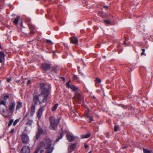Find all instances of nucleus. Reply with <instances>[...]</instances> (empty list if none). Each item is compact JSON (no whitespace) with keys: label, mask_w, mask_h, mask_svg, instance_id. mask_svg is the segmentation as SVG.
<instances>
[{"label":"nucleus","mask_w":153,"mask_h":153,"mask_svg":"<svg viewBox=\"0 0 153 153\" xmlns=\"http://www.w3.org/2000/svg\"><path fill=\"white\" fill-rule=\"evenodd\" d=\"M142 52L141 53V55L142 56L144 54V52H145V49L144 48H143L142 49Z\"/></svg>","instance_id":"34"},{"label":"nucleus","mask_w":153,"mask_h":153,"mask_svg":"<svg viewBox=\"0 0 153 153\" xmlns=\"http://www.w3.org/2000/svg\"><path fill=\"white\" fill-rule=\"evenodd\" d=\"M70 40L71 43L76 44L78 43V39L76 36L71 37Z\"/></svg>","instance_id":"9"},{"label":"nucleus","mask_w":153,"mask_h":153,"mask_svg":"<svg viewBox=\"0 0 153 153\" xmlns=\"http://www.w3.org/2000/svg\"><path fill=\"white\" fill-rule=\"evenodd\" d=\"M71 88L73 91H75L76 93H77L79 95H80L81 91L78 87L73 85L72 86H71Z\"/></svg>","instance_id":"10"},{"label":"nucleus","mask_w":153,"mask_h":153,"mask_svg":"<svg viewBox=\"0 0 153 153\" xmlns=\"http://www.w3.org/2000/svg\"><path fill=\"white\" fill-rule=\"evenodd\" d=\"M20 18L19 16H18L16 18V19H14L13 21V23L16 25H17L18 23V22L19 20V19Z\"/></svg>","instance_id":"21"},{"label":"nucleus","mask_w":153,"mask_h":153,"mask_svg":"<svg viewBox=\"0 0 153 153\" xmlns=\"http://www.w3.org/2000/svg\"><path fill=\"white\" fill-rule=\"evenodd\" d=\"M16 106V103L15 102H12L8 108L9 112L7 113H5V110L4 108L0 110L1 114L5 117L9 118L11 117L14 110Z\"/></svg>","instance_id":"3"},{"label":"nucleus","mask_w":153,"mask_h":153,"mask_svg":"<svg viewBox=\"0 0 153 153\" xmlns=\"http://www.w3.org/2000/svg\"><path fill=\"white\" fill-rule=\"evenodd\" d=\"M7 101L3 100H1L0 101V104L3 105H4L6 108L7 111H8V108L6 105Z\"/></svg>","instance_id":"17"},{"label":"nucleus","mask_w":153,"mask_h":153,"mask_svg":"<svg viewBox=\"0 0 153 153\" xmlns=\"http://www.w3.org/2000/svg\"><path fill=\"white\" fill-rule=\"evenodd\" d=\"M39 148L36 149L34 153H38L39 151Z\"/></svg>","instance_id":"40"},{"label":"nucleus","mask_w":153,"mask_h":153,"mask_svg":"<svg viewBox=\"0 0 153 153\" xmlns=\"http://www.w3.org/2000/svg\"><path fill=\"white\" fill-rule=\"evenodd\" d=\"M88 23L89 24H91V22L90 21H89L88 22Z\"/></svg>","instance_id":"51"},{"label":"nucleus","mask_w":153,"mask_h":153,"mask_svg":"<svg viewBox=\"0 0 153 153\" xmlns=\"http://www.w3.org/2000/svg\"><path fill=\"white\" fill-rule=\"evenodd\" d=\"M57 67H53L52 68L51 72H53L55 73H56L57 72Z\"/></svg>","instance_id":"23"},{"label":"nucleus","mask_w":153,"mask_h":153,"mask_svg":"<svg viewBox=\"0 0 153 153\" xmlns=\"http://www.w3.org/2000/svg\"><path fill=\"white\" fill-rule=\"evenodd\" d=\"M40 87L42 89L41 93L44 97L42 100V102L44 103L46 102L47 101V98L50 91L51 85L48 83H42L40 84Z\"/></svg>","instance_id":"1"},{"label":"nucleus","mask_w":153,"mask_h":153,"mask_svg":"<svg viewBox=\"0 0 153 153\" xmlns=\"http://www.w3.org/2000/svg\"><path fill=\"white\" fill-rule=\"evenodd\" d=\"M114 131H117L118 130V125H115L114 127Z\"/></svg>","instance_id":"31"},{"label":"nucleus","mask_w":153,"mask_h":153,"mask_svg":"<svg viewBox=\"0 0 153 153\" xmlns=\"http://www.w3.org/2000/svg\"><path fill=\"white\" fill-rule=\"evenodd\" d=\"M39 101V97L37 95H35L33 98V103L35 105H36Z\"/></svg>","instance_id":"12"},{"label":"nucleus","mask_w":153,"mask_h":153,"mask_svg":"<svg viewBox=\"0 0 153 153\" xmlns=\"http://www.w3.org/2000/svg\"><path fill=\"white\" fill-rule=\"evenodd\" d=\"M91 152H92V151H90V152H88V153H91Z\"/></svg>","instance_id":"55"},{"label":"nucleus","mask_w":153,"mask_h":153,"mask_svg":"<svg viewBox=\"0 0 153 153\" xmlns=\"http://www.w3.org/2000/svg\"><path fill=\"white\" fill-rule=\"evenodd\" d=\"M42 67L44 70L46 71L50 69L51 65L49 64L45 63L42 64Z\"/></svg>","instance_id":"7"},{"label":"nucleus","mask_w":153,"mask_h":153,"mask_svg":"<svg viewBox=\"0 0 153 153\" xmlns=\"http://www.w3.org/2000/svg\"><path fill=\"white\" fill-rule=\"evenodd\" d=\"M1 48V45H0V48Z\"/></svg>","instance_id":"58"},{"label":"nucleus","mask_w":153,"mask_h":153,"mask_svg":"<svg viewBox=\"0 0 153 153\" xmlns=\"http://www.w3.org/2000/svg\"><path fill=\"white\" fill-rule=\"evenodd\" d=\"M58 106V104L57 103L55 104L54 106L52 108V111H55V110L57 109V107Z\"/></svg>","instance_id":"22"},{"label":"nucleus","mask_w":153,"mask_h":153,"mask_svg":"<svg viewBox=\"0 0 153 153\" xmlns=\"http://www.w3.org/2000/svg\"><path fill=\"white\" fill-rule=\"evenodd\" d=\"M62 79H63V80H65V78L64 77H62Z\"/></svg>","instance_id":"54"},{"label":"nucleus","mask_w":153,"mask_h":153,"mask_svg":"<svg viewBox=\"0 0 153 153\" xmlns=\"http://www.w3.org/2000/svg\"><path fill=\"white\" fill-rule=\"evenodd\" d=\"M103 7L104 8H105L106 9H108V7L107 6H104Z\"/></svg>","instance_id":"45"},{"label":"nucleus","mask_w":153,"mask_h":153,"mask_svg":"<svg viewBox=\"0 0 153 153\" xmlns=\"http://www.w3.org/2000/svg\"><path fill=\"white\" fill-rule=\"evenodd\" d=\"M21 139L23 142L25 143H27L29 141L28 136L26 133L22 134L21 136Z\"/></svg>","instance_id":"5"},{"label":"nucleus","mask_w":153,"mask_h":153,"mask_svg":"<svg viewBox=\"0 0 153 153\" xmlns=\"http://www.w3.org/2000/svg\"><path fill=\"white\" fill-rule=\"evenodd\" d=\"M90 121H89V123H91V121H93V117H90Z\"/></svg>","instance_id":"39"},{"label":"nucleus","mask_w":153,"mask_h":153,"mask_svg":"<svg viewBox=\"0 0 153 153\" xmlns=\"http://www.w3.org/2000/svg\"><path fill=\"white\" fill-rule=\"evenodd\" d=\"M93 97L94 99L95 98V97L94 96Z\"/></svg>","instance_id":"59"},{"label":"nucleus","mask_w":153,"mask_h":153,"mask_svg":"<svg viewBox=\"0 0 153 153\" xmlns=\"http://www.w3.org/2000/svg\"><path fill=\"white\" fill-rule=\"evenodd\" d=\"M95 82L96 83H100L101 82V80L100 79L98 78H96L95 80Z\"/></svg>","instance_id":"26"},{"label":"nucleus","mask_w":153,"mask_h":153,"mask_svg":"<svg viewBox=\"0 0 153 153\" xmlns=\"http://www.w3.org/2000/svg\"><path fill=\"white\" fill-rule=\"evenodd\" d=\"M91 135L90 134H82L81 136L82 138H88Z\"/></svg>","instance_id":"19"},{"label":"nucleus","mask_w":153,"mask_h":153,"mask_svg":"<svg viewBox=\"0 0 153 153\" xmlns=\"http://www.w3.org/2000/svg\"><path fill=\"white\" fill-rule=\"evenodd\" d=\"M11 78H8V79H7V81L8 82H9L11 81Z\"/></svg>","instance_id":"42"},{"label":"nucleus","mask_w":153,"mask_h":153,"mask_svg":"<svg viewBox=\"0 0 153 153\" xmlns=\"http://www.w3.org/2000/svg\"><path fill=\"white\" fill-rule=\"evenodd\" d=\"M32 120H28L26 124L27 125H29L30 126H31L32 125Z\"/></svg>","instance_id":"25"},{"label":"nucleus","mask_w":153,"mask_h":153,"mask_svg":"<svg viewBox=\"0 0 153 153\" xmlns=\"http://www.w3.org/2000/svg\"><path fill=\"white\" fill-rule=\"evenodd\" d=\"M35 111V105H34L33 104L32 105L31 110H30V115L31 116H33V114H34Z\"/></svg>","instance_id":"15"},{"label":"nucleus","mask_w":153,"mask_h":153,"mask_svg":"<svg viewBox=\"0 0 153 153\" xmlns=\"http://www.w3.org/2000/svg\"><path fill=\"white\" fill-rule=\"evenodd\" d=\"M55 52H55V51H52V53H53V54H55Z\"/></svg>","instance_id":"52"},{"label":"nucleus","mask_w":153,"mask_h":153,"mask_svg":"<svg viewBox=\"0 0 153 153\" xmlns=\"http://www.w3.org/2000/svg\"><path fill=\"white\" fill-rule=\"evenodd\" d=\"M44 151V150H41V151H40V153H42V152H43Z\"/></svg>","instance_id":"49"},{"label":"nucleus","mask_w":153,"mask_h":153,"mask_svg":"<svg viewBox=\"0 0 153 153\" xmlns=\"http://www.w3.org/2000/svg\"><path fill=\"white\" fill-rule=\"evenodd\" d=\"M51 126L50 127V129L55 130V127H56L59 124V122H56L55 118L53 117H51L50 118Z\"/></svg>","instance_id":"4"},{"label":"nucleus","mask_w":153,"mask_h":153,"mask_svg":"<svg viewBox=\"0 0 153 153\" xmlns=\"http://www.w3.org/2000/svg\"><path fill=\"white\" fill-rule=\"evenodd\" d=\"M5 55L4 52L2 51H0V62L2 63L3 62V60H4L5 59Z\"/></svg>","instance_id":"11"},{"label":"nucleus","mask_w":153,"mask_h":153,"mask_svg":"<svg viewBox=\"0 0 153 153\" xmlns=\"http://www.w3.org/2000/svg\"><path fill=\"white\" fill-rule=\"evenodd\" d=\"M1 81L0 80V84H1Z\"/></svg>","instance_id":"57"},{"label":"nucleus","mask_w":153,"mask_h":153,"mask_svg":"<svg viewBox=\"0 0 153 153\" xmlns=\"http://www.w3.org/2000/svg\"><path fill=\"white\" fill-rule=\"evenodd\" d=\"M21 26H23V23L22 22H21Z\"/></svg>","instance_id":"50"},{"label":"nucleus","mask_w":153,"mask_h":153,"mask_svg":"<svg viewBox=\"0 0 153 153\" xmlns=\"http://www.w3.org/2000/svg\"><path fill=\"white\" fill-rule=\"evenodd\" d=\"M123 44H126V41H124L123 42Z\"/></svg>","instance_id":"53"},{"label":"nucleus","mask_w":153,"mask_h":153,"mask_svg":"<svg viewBox=\"0 0 153 153\" xmlns=\"http://www.w3.org/2000/svg\"><path fill=\"white\" fill-rule=\"evenodd\" d=\"M13 119H11L9 120V122L8 125V127H9L12 124L13 122Z\"/></svg>","instance_id":"30"},{"label":"nucleus","mask_w":153,"mask_h":153,"mask_svg":"<svg viewBox=\"0 0 153 153\" xmlns=\"http://www.w3.org/2000/svg\"><path fill=\"white\" fill-rule=\"evenodd\" d=\"M106 137H107V138H108L109 137V134L108 133L106 135Z\"/></svg>","instance_id":"48"},{"label":"nucleus","mask_w":153,"mask_h":153,"mask_svg":"<svg viewBox=\"0 0 153 153\" xmlns=\"http://www.w3.org/2000/svg\"><path fill=\"white\" fill-rule=\"evenodd\" d=\"M104 22L106 24H108V25L110 24L111 23V22L108 20H104Z\"/></svg>","instance_id":"33"},{"label":"nucleus","mask_w":153,"mask_h":153,"mask_svg":"<svg viewBox=\"0 0 153 153\" xmlns=\"http://www.w3.org/2000/svg\"><path fill=\"white\" fill-rule=\"evenodd\" d=\"M30 149L29 147L24 146L21 150V153H29L30 152Z\"/></svg>","instance_id":"8"},{"label":"nucleus","mask_w":153,"mask_h":153,"mask_svg":"<svg viewBox=\"0 0 153 153\" xmlns=\"http://www.w3.org/2000/svg\"><path fill=\"white\" fill-rule=\"evenodd\" d=\"M46 42L47 43H50L51 44H53V43L49 39H47L46 40Z\"/></svg>","instance_id":"35"},{"label":"nucleus","mask_w":153,"mask_h":153,"mask_svg":"<svg viewBox=\"0 0 153 153\" xmlns=\"http://www.w3.org/2000/svg\"><path fill=\"white\" fill-rule=\"evenodd\" d=\"M79 68H80L79 67L78 68V72L79 74H81L82 75H83V74L81 72L80 70H79Z\"/></svg>","instance_id":"38"},{"label":"nucleus","mask_w":153,"mask_h":153,"mask_svg":"<svg viewBox=\"0 0 153 153\" xmlns=\"http://www.w3.org/2000/svg\"><path fill=\"white\" fill-rule=\"evenodd\" d=\"M104 58H105V56H104Z\"/></svg>","instance_id":"60"},{"label":"nucleus","mask_w":153,"mask_h":153,"mask_svg":"<svg viewBox=\"0 0 153 153\" xmlns=\"http://www.w3.org/2000/svg\"><path fill=\"white\" fill-rule=\"evenodd\" d=\"M33 29H31L30 30V34H34L35 32L33 30Z\"/></svg>","instance_id":"37"},{"label":"nucleus","mask_w":153,"mask_h":153,"mask_svg":"<svg viewBox=\"0 0 153 153\" xmlns=\"http://www.w3.org/2000/svg\"><path fill=\"white\" fill-rule=\"evenodd\" d=\"M143 151L144 153H151L152 152L151 150L145 149L144 148H143Z\"/></svg>","instance_id":"24"},{"label":"nucleus","mask_w":153,"mask_h":153,"mask_svg":"<svg viewBox=\"0 0 153 153\" xmlns=\"http://www.w3.org/2000/svg\"><path fill=\"white\" fill-rule=\"evenodd\" d=\"M27 115H26L25 117H24V119H25L27 116Z\"/></svg>","instance_id":"56"},{"label":"nucleus","mask_w":153,"mask_h":153,"mask_svg":"<svg viewBox=\"0 0 153 153\" xmlns=\"http://www.w3.org/2000/svg\"><path fill=\"white\" fill-rule=\"evenodd\" d=\"M43 130L40 128L38 127V131L36 133V135L34 137V138L35 140H38L40 137L41 134L43 133Z\"/></svg>","instance_id":"6"},{"label":"nucleus","mask_w":153,"mask_h":153,"mask_svg":"<svg viewBox=\"0 0 153 153\" xmlns=\"http://www.w3.org/2000/svg\"><path fill=\"white\" fill-rule=\"evenodd\" d=\"M52 142L51 140L48 138L45 139L44 141L40 143L39 145L42 147H44L47 149L46 153H51L54 148L51 147Z\"/></svg>","instance_id":"2"},{"label":"nucleus","mask_w":153,"mask_h":153,"mask_svg":"<svg viewBox=\"0 0 153 153\" xmlns=\"http://www.w3.org/2000/svg\"><path fill=\"white\" fill-rule=\"evenodd\" d=\"M14 128H13L10 131V133H13L14 132Z\"/></svg>","instance_id":"43"},{"label":"nucleus","mask_w":153,"mask_h":153,"mask_svg":"<svg viewBox=\"0 0 153 153\" xmlns=\"http://www.w3.org/2000/svg\"><path fill=\"white\" fill-rule=\"evenodd\" d=\"M22 105V103L21 102H18L17 103V105L16 108V110H18L20 108Z\"/></svg>","instance_id":"18"},{"label":"nucleus","mask_w":153,"mask_h":153,"mask_svg":"<svg viewBox=\"0 0 153 153\" xmlns=\"http://www.w3.org/2000/svg\"><path fill=\"white\" fill-rule=\"evenodd\" d=\"M67 137L68 141L70 142H72L75 139V138L73 136H72L70 134L67 135Z\"/></svg>","instance_id":"16"},{"label":"nucleus","mask_w":153,"mask_h":153,"mask_svg":"<svg viewBox=\"0 0 153 153\" xmlns=\"http://www.w3.org/2000/svg\"><path fill=\"white\" fill-rule=\"evenodd\" d=\"M70 80L69 81L66 83V85L68 87L70 88H71V86H72L73 85L70 84Z\"/></svg>","instance_id":"27"},{"label":"nucleus","mask_w":153,"mask_h":153,"mask_svg":"<svg viewBox=\"0 0 153 153\" xmlns=\"http://www.w3.org/2000/svg\"><path fill=\"white\" fill-rule=\"evenodd\" d=\"M76 146V143L71 144L69 146V149H68L69 151L71 152L73 151L74 149L75 148Z\"/></svg>","instance_id":"14"},{"label":"nucleus","mask_w":153,"mask_h":153,"mask_svg":"<svg viewBox=\"0 0 153 153\" xmlns=\"http://www.w3.org/2000/svg\"><path fill=\"white\" fill-rule=\"evenodd\" d=\"M19 119L16 120L13 123V126H15L16 124L19 122Z\"/></svg>","instance_id":"32"},{"label":"nucleus","mask_w":153,"mask_h":153,"mask_svg":"<svg viewBox=\"0 0 153 153\" xmlns=\"http://www.w3.org/2000/svg\"><path fill=\"white\" fill-rule=\"evenodd\" d=\"M89 147V146L87 144H85V148L87 149Z\"/></svg>","instance_id":"41"},{"label":"nucleus","mask_w":153,"mask_h":153,"mask_svg":"<svg viewBox=\"0 0 153 153\" xmlns=\"http://www.w3.org/2000/svg\"><path fill=\"white\" fill-rule=\"evenodd\" d=\"M63 135L64 134L63 131L61 132L60 133V136L56 140L55 142H57L59 141L62 138Z\"/></svg>","instance_id":"20"},{"label":"nucleus","mask_w":153,"mask_h":153,"mask_svg":"<svg viewBox=\"0 0 153 153\" xmlns=\"http://www.w3.org/2000/svg\"><path fill=\"white\" fill-rule=\"evenodd\" d=\"M85 116H86L88 118H89L90 117V116L88 114H86L85 115Z\"/></svg>","instance_id":"44"},{"label":"nucleus","mask_w":153,"mask_h":153,"mask_svg":"<svg viewBox=\"0 0 153 153\" xmlns=\"http://www.w3.org/2000/svg\"><path fill=\"white\" fill-rule=\"evenodd\" d=\"M30 82V80H28L27 82V84L29 85Z\"/></svg>","instance_id":"46"},{"label":"nucleus","mask_w":153,"mask_h":153,"mask_svg":"<svg viewBox=\"0 0 153 153\" xmlns=\"http://www.w3.org/2000/svg\"><path fill=\"white\" fill-rule=\"evenodd\" d=\"M28 26L30 29V30L34 29L35 28L34 27L32 24H29Z\"/></svg>","instance_id":"28"},{"label":"nucleus","mask_w":153,"mask_h":153,"mask_svg":"<svg viewBox=\"0 0 153 153\" xmlns=\"http://www.w3.org/2000/svg\"><path fill=\"white\" fill-rule=\"evenodd\" d=\"M73 78L74 79H78L79 78L77 77V76L75 74L74 75Z\"/></svg>","instance_id":"36"},{"label":"nucleus","mask_w":153,"mask_h":153,"mask_svg":"<svg viewBox=\"0 0 153 153\" xmlns=\"http://www.w3.org/2000/svg\"><path fill=\"white\" fill-rule=\"evenodd\" d=\"M127 146H123L122 147V149H126V148H127Z\"/></svg>","instance_id":"47"},{"label":"nucleus","mask_w":153,"mask_h":153,"mask_svg":"<svg viewBox=\"0 0 153 153\" xmlns=\"http://www.w3.org/2000/svg\"><path fill=\"white\" fill-rule=\"evenodd\" d=\"M9 95H6L4 96L3 100L7 101V100L9 98Z\"/></svg>","instance_id":"29"},{"label":"nucleus","mask_w":153,"mask_h":153,"mask_svg":"<svg viewBox=\"0 0 153 153\" xmlns=\"http://www.w3.org/2000/svg\"><path fill=\"white\" fill-rule=\"evenodd\" d=\"M43 111V108H40L37 112V117L39 119L41 118Z\"/></svg>","instance_id":"13"}]
</instances>
